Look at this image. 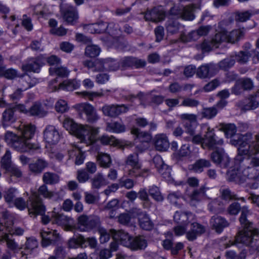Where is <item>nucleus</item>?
I'll return each mask as SVG.
<instances>
[{
	"label": "nucleus",
	"mask_w": 259,
	"mask_h": 259,
	"mask_svg": "<svg viewBox=\"0 0 259 259\" xmlns=\"http://www.w3.org/2000/svg\"><path fill=\"white\" fill-rule=\"evenodd\" d=\"M232 145L238 146V155L236 161L241 160V156L249 157L247 166L240 165L230 169L227 172L230 181L238 183L247 182L250 187L254 189L258 186L259 157L255 156L259 153V135H252L250 133L237 135L231 140Z\"/></svg>",
	"instance_id": "1"
},
{
	"label": "nucleus",
	"mask_w": 259,
	"mask_h": 259,
	"mask_svg": "<svg viewBox=\"0 0 259 259\" xmlns=\"http://www.w3.org/2000/svg\"><path fill=\"white\" fill-rule=\"evenodd\" d=\"M63 126L69 133L76 137L82 143L92 145L97 141L96 137L100 128L87 124H78L68 116H65L62 122Z\"/></svg>",
	"instance_id": "2"
},
{
	"label": "nucleus",
	"mask_w": 259,
	"mask_h": 259,
	"mask_svg": "<svg viewBox=\"0 0 259 259\" xmlns=\"http://www.w3.org/2000/svg\"><path fill=\"white\" fill-rule=\"evenodd\" d=\"M241 211L239 221L241 225L245 229L239 232L235 242L230 241L229 244H227L226 248L233 245H235L238 247H240L241 244L249 245L254 240L259 239V231L257 229H252L250 227L251 223L247 219V215L249 213L248 207L246 206H243Z\"/></svg>",
	"instance_id": "3"
},
{
	"label": "nucleus",
	"mask_w": 259,
	"mask_h": 259,
	"mask_svg": "<svg viewBox=\"0 0 259 259\" xmlns=\"http://www.w3.org/2000/svg\"><path fill=\"white\" fill-rule=\"evenodd\" d=\"M174 220L179 225L190 227L189 230L187 232V238L189 241L195 240L205 231L202 225L195 222V215L191 212L177 211L174 215Z\"/></svg>",
	"instance_id": "4"
},
{
	"label": "nucleus",
	"mask_w": 259,
	"mask_h": 259,
	"mask_svg": "<svg viewBox=\"0 0 259 259\" xmlns=\"http://www.w3.org/2000/svg\"><path fill=\"white\" fill-rule=\"evenodd\" d=\"M201 129L204 131L205 134L203 136L200 134L195 135V134L191 136V141L193 143L201 144L203 148H208L209 149H213L217 148L218 146L223 145V140L216 137L213 130L211 129L207 125H202Z\"/></svg>",
	"instance_id": "5"
},
{
	"label": "nucleus",
	"mask_w": 259,
	"mask_h": 259,
	"mask_svg": "<svg viewBox=\"0 0 259 259\" xmlns=\"http://www.w3.org/2000/svg\"><path fill=\"white\" fill-rule=\"evenodd\" d=\"M30 204L28 207V211L30 214L41 215V222L46 225L50 221V217L45 215L46 210V206L43 203L41 198H39L35 193H34L31 197L29 198Z\"/></svg>",
	"instance_id": "6"
},
{
	"label": "nucleus",
	"mask_w": 259,
	"mask_h": 259,
	"mask_svg": "<svg viewBox=\"0 0 259 259\" xmlns=\"http://www.w3.org/2000/svg\"><path fill=\"white\" fill-rule=\"evenodd\" d=\"M35 127L31 124H21L18 127V134L21 141L26 142L28 151L31 150H36L39 147L36 143H31L30 140L34 136Z\"/></svg>",
	"instance_id": "7"
},
{
	"label": "nucleus",
	"mask_w": 259,
	"mask_h": 259,
	"mask_svg": "<svg viewBox=\"0 0 259 259\" xmlns=\"http://www.w3.org/2000/svg\"><path fill=\"white\" fill-rule=\"evenodd\" d=\"M77 228L81 232H88L98 227L100 219L98 217L81 215L78 218Z\"/></svg>",
	"instance_id": "8"
},
{
	"label": "nucleus",
	"mask_w": 259,
	"mask_h": 259,
	"mask_svg": "<svg viewBox=\"0 0 259 259\" xmlns=\"http://www.w3.org/2000/svg\"><path fill=\"white\" fill-rule=\"evenodd\" d=\"M87 243L91 248H95L97 246V240L95 237L85 238L82 235L70 238L68 241V246L70 248H77L79 247H85Z\"/></svg>",
	"instance_id": "9"
},
{
	"label": "nucleus",
	"mask_w": 259,
	"mask_h": 259,
	"mask_svg": "<svg viewBox=\"0 0 259 259\" xmlns=\"http://www.w3.org/2000/svg\"><path fill=\"white\" fill-rule=\"evenodd\" d=\"M5 139L7 144L16 150L20 152L28 151L27 143L21 141L18 134L16 135L12 132H7L6 133Z\"/></svg>",
	"instance_id": "10"
},
{
	"label": "nucleus",
	"mask_w": 259,
	"mask_h": 259,
	"mask_svg": "<svg viewBox=\"0 0 259 259\" xmlns=\"http://www.w3.org/2000/svg\"><path fill=\"white\" fill-rule=\"evenodd\" d=\"M126 165L132 167V169L129 172V174L135 177H145L146 170L140 169L141 165L139 162L138 155L136 153L130 154L125 160Z\"/></svg>",
	"instance_id": "11"
},
{
	"label": "nucleus",
	"mask_w": 259,
	"mask_h": 259,
	"mask_svg": "<svg viewBox=\"0 0 259 259\" xmlns=\"http://www.w3.org/2000/svg\"><path fill=\"white\" fill-rule=\"evenodd\" d=\"M244 31L240 29L233 30L228 33L225 30H223L216 33V38L219 39V41L235 43L243 36Z\"/></svg>",
	"instance_id": "12"
},
{
	"label": "nucleus",
	"mask_w": 259,
	"mask_h": 259,
	"mask_svg": "<svg viewBox=\"0 0 259 259\" xmlns=\"http://www.w3.org/2000/svg\"><path fill=\"white\" fill-rule=\"evenodd\" d=\"M131 133L136 136L140 141V143L136 146L138 151L142 152L149 147V143L152 139L151 134L147 132H141L140 130L137 127L132 128Z\"/></svg>",
	"instance_id": "13"
},
{
	"label": "nucleus",
	"mask_w": 259,
	"mask_h": 259,
	"mask_svg": "<svg viewBox=\"0 0 259 259\" xmlns=\"http://www.w3.org/2000/svg\"><path fill=\"white\" fill-rule=\"evenodd\" d=\"M194 9L193 6L185 7L174 6L170 9V13L171 15L177 17H181L187 20H192L194 19V15L193 13Z\"/></svg>",
	"instance_id": "14"
},
{
	"label": "nucleus",
	"mask_w": 259,
	"mask_h": 259,
	"mask_svg": "<svg viewBox=\"0 0 259 259\" xmlns=\"http://www.w3.org/2000/svg\"><path fill=\"white\" fill-rule=\"evenodd\" d=\"M74 108L80 113H84L90 122L97 121L99 117L93 106L87 103H80L74 105Z\"/></svg>",
	"instance_id": "15"
},
{
	"label": "nucleus",
	"mask_w": 259,
	"mask_h": 259,
	"mask_svg": "<svg viewBox=\"0 0 259 259\" xmlns=\"http://www.w3.org/2000/svg\"><path fill=\"white\" fill-rule=\"evenodd\" d=\"M181 118L184 120L183 126L186 133L193 136L197 126L196 116L193 114L184 113L181 115Z\"/></svg>",
	"instance_id": "16"
},
{
	"label": "nucleus",
	"mask_w": 259,
	"mask_h": 259,
	"mask_svg": "<svg viewBox=\"0 0 259 259\" xmlns=\"http://www.w3.org/2000/svg\"><path fill=\"white\" fill-rule=\"evenodd\" d=\"M219 146H218L217 148H214L215 150L211 154V159L214 163L220 164L224 167H227L230 162V159L224 149L219 148Z\"/></svg>",
	"instance_id": "17"
},
{
	"label": "nucleus",
	"mask_w": 259,
	"mask_h": 259,
	"mask_svg": "<svg viewBox=\"0 0 259 259\" xmlns=\"http://www.w3.org/2000/svg\"><path fill=\"white\" fill-rule=\"evenodd\" d=\"M40 234L42 238L41 245L43 247H47L56 243L60 238L57 231L52 229H48L46 231L42 230Z\"/></svg>",
	"instance_id": "18"
},
{
	"label": "nucleus",
	"mask_w": 259,
	"mask_h": 259,
	"mask_svg": "<svg viewBox=\"0 0 259 259\" xmlns=\"http://www.w3.org/2000/svg\"><path fill=\"white\" fill-rule=\"evenodd\" d=\"M53 223L63 226L67 231H70L73 228V220L63 214L53 211L51 215Z\"/></svg>",
	"instance_id": "19"
},
{
	"label": "nucleus",
	"mask_w": 259,
	"mask_h": 259,
	"mask_svg": "<svg viewBox=\"0 0 259 259\" xmlns=\"http://www.w3.org/2000/svg\"><path fill=\"white\" fill-rule=\"evenodd\" d=\"M128 109L124 105H106L102 107L103 114L111 117H115L120 114L125 113Z\"/></svg>",
	"instance_id": "20"
},
{
	"label": "nucleus",
	"mask_w": 259,
	"mask_h": 259,
	"mask_svg": "<svg viewBox=\"0 0 259 259\" xmlns=\"http://www.w3.org/2000/svg\"><path fill=\"white\" fill-rule=\"evenodd\" d=\"M60 134L58 130L53 125H47L44 131V138L50 144H55L60 139Z\"/></svg>",
	"instance_id": "21"
},
{
	"label": "nucleus",
	"mask_w": 259,
	"mask_h": 259,
	"mask_svg": "<svg viewBox=\"0 0 259 259\" xmlns=\"http://www.w3.org/2000/svg\"><path fill=\"white\" fill-rule=\"evenodd\" d=\"M217 72L216 66L212 63L205 64L199 66L196 70V75L200 78L211 77Z\"/></svg>",
	"instance_id": "22"
},
{
	"label": "nucleus",
	"mask_w": 259,
	"mask_h": 259,
	"mask_svg": "<svg viewBox=\"0 0 259 259\" xmlns=\"http://www.w3.org/2000/svg\"><path fill=\"white\" fill-rule=\"evenodd\" d=\"M96 68L99 71L104 70L115 71L118 69L119 64L116 60L108 58L105 60H99L97 62Z\"/></svg>",
	"instance_id": "23"
},
{
	"label": "nucleus",
	"mask_w": 259,
	"mask_h": 259,
	"mask_svg": "<svg viewBox=\"0 0 259 259\" xmlns=\"http://www.w3.org/2000/svg\"><path fill=\"white\" fill-rule=\"evenodd\" d=\"M63 19L69 24H73L78 19L76 10L72 6L67 5L61 8Z\"/></svg>",
	"instance_id": "24"
},
{
	"label": "nucleus",
	"mask_w": 259,
	"mask_h": 259,
	"mask_svg": "<svg viewBox=\"0 0 259 259\" xmlns=\"http://www.w3.org/2000/svg\"><path fill=\"white\" fill-rule=\"evenodd\" d=\"M153 141L155 147L158 151H165L169 148V142L165 134L156 135Z\"/></svg>",
	"instance_id": "25"
},
{
	"label": "nucleus",
	"mask_w": 259,
	"mask_h": 259,
	"mask_svg": "<svg viewBox=\"0 0 259 259\" xmlns=\"http://www.w3.org/2000/svg\"><path fill=\"white\" fill-rule=\"evenodd\" d=\"M113 234V239L115 241H119L121 244L123 246L128 247H132L131 240L132 238L128 233L124 232L122 230L112 231Z\"/></svg>",
	"instance_id": "26"
},
{
	"label": "nucleus",
	"mask_w": 259,
	"mask_h": 259,
	"mask_svg": "<svg viewBox=\"0 0 259 259\" xmlns=\"http://www.w3.org/2000/svg\"><path fill=\"white\" fill-rule=\"evenodd\" d=\"M165 14L162 8H154L151 11H147L145 15L146 20L153 22H158L164 19Z\"/></svg>",
	"instance_id": "27"
},
{
	"label": "nucleus",
	"mask_w": 259,
	"mask_h": 259,
	"mask_svg": "<svg viewBox=\"0 0 259 259\" xmlns=\"http://www.w3.org/2000/svg\"><path fill=\"white\" fill-rule=\"evenodd\" d=\"M44 61L41 58L38 57L36 59H32L28 64L23 65L22 67L23 71L26 72L32 71L38 72L40 66L44 64Z\"/></svg>",
	"instance_id": "28"
},
{
	"label": "nucleus",
	"mask_w": 259,
	"mask_h": 259,
	"mask_svg": "<svg viewBox=\"0 0 259 259\" xmlns=\"http://www.w3.org/2000/svg\"><path fill=\"white\" fill-rule=\"evenodd\" d=\"M0 232V242L6 243L7 247L11 250H16L19 249V245L13 238V236L5 231Z\"/></svg>",
	"instance_id": "29"
},
{
	"label": "nucleus",
	"mask_w": 259,
	"mask_h": 259,
	"mask_svg": "<svg viewBox=\"0 0 259 259\" xmlns=\"http://www.w3.org/2000/svg\"><path fill=\"white\" fill-rule=\"evenodd\" d=\"M210 223L218 233H221L225 227L228 226V223L224 218L217 215L211 218Z\"/></svg>",
	"instance_id": "30"
},
{
	"label": "nucleus",
	"mask_w": 259,
	"mask_h": 259,
	"mask_svg": "<svg viewBox=\"0 0 259 259\" xmlns=\"http://www.w3.org/2000/svg\"><path fill=\"white\" fill-rule=\"evenodd\" d=\"M29 114L39 117H44L47 114L46 106L39 102H36L29 109Z\"/></svg>",
	"instance_id": "31"
},
{
	"label": "nucleus",
	"mask_w": 259,
	"mask_h": 259,
	"mask_svg": "<svg viewBox=\"0 0 259 259\" xmlns=\"http://www.w3.org/2000/svg\"><path fill=\"white\" fill-rule=\"evenodd\" d=\"M34 193H35L39 198V196H41L48 199H55L58 196L56 192L49 190L46 184H43L39 187L38 193L36 192H32L30 197L32 196Z\"/></svg>",
	"instance_id": "32"
},
{
	"label": "nucleus",
	"mask_w": 259,
	"mask_h": 259,
	"mask_svg": "<svg viewBox=\"0 0 259 259\" xmlns=\"http://www.w3.org/2000/svg\"><path fill=\"white\" fill-rule=\"evenodd\" d=\"M205 193V188L204 187H201L199 189L194 190L188 196L189 201L190 204L195 205L197 202L200 201L203 198Z\"/></svg>",
	"instance_id": "33"
},
{
	"label": "nucleus",
	"mask_w": 259,
	"mask_h": 259,
	"mask_svg": "<svg viewBox=\"0 0 259 259\" xmlns=\"http://www.w3.org/2000/svg\"><path fill=\"white\" fill-rule=\"evenodd\" d=\"M132 247H128L132 250H137L138 249H145L147 245V242L144 236H139L132 238L131 240Z\"/></svg>",
	"instance_id": "34"
},
{
	"label": "nucleus",
	"mask_w": 259,
	"mask_h": 259,
	"mask_svg": "<svg viewBox=\"0 0 259 259\" xmlns=\"http://www.w3.org/2000/svg\"><path fill=\"white\" fill-rule=\"evenodd\" d=\"M219 39L216 38V34L214 37L210 40H205L199 46V48L203 52L210 51L213 48H218L222 43L221 41H219Z\"/></svg>",
	"instance_id": "35"
},
{
	"label": "nucleus",
	"mask_w": 259,
	"mask_h": 259,
	"mask_svg": "<svg viewBox=\"0 0 259 259\" xmlns=\"http://www.w3.org/2000/svg\"><path fill=\"white\" fill-rule=\"evenodd\" d=\"M68 154L70 157L74 156H76L75 162L76 164L80 165L83 163L84 159L83 153L76 145L73 144L72 145L71 149L68 151Z\"/></svg>",
	"instance_id": "36"
},
{
	"label": "nucleus",
	"mask_w": 259,
	"mask_h": 259,
	"mask_svg": "<svg viewBox=\"0 0 259 259\" xmlns=\"http://www.w3.org/2000/svg\"><path fill=\"white\" fill-rule=\"evenodd\" d=\"M211 164L209 160L205 159H200L195 161V162L190 165V169L195 172L200 173L204 168L208 167L210 166Z\"/></svg>",
	"instance_id": "37"
},
{
	"label": "nucleus",
	"mask_w": 259,
	"mask_h": 259,
	"mask_svg": "<svg viewBox=\"0 0 259 259\" xmlns=\"http://www.w3.org/2000/svg\"><path fill=\"white\" fill-rule=\"evenodd\" d=\"M146 64L145 60L132 57L126 58L123 61L124 66L134 67L136 68L144 67Z\"/></svg>",
	"instance_id": "38"
},
{
	"label": "nucleus",
	"mask_w": 259,
	"mask_h": 259,
	"mask_svg": "<svg viewBox=\"0 0 259 259\" xmlns=\"http://www.w3.org/2000/svg\"><path fill=\"white\" fill-rule=\"evenodd\" d=\"M166 29L168 33L173 34L183 29V27L177 20L170 18L166 23Z\"/></svg>",
	"instance_id": "39"
},
{
	"label": "nucleus",
	"mask_w": 259,
	"mask_h": 259,
	"mask_svg": "<svg viewBox=\"0 0 259 259\" xmlns=\"http://www.w3.org/2000/svg\"><path fill=\"white\" fill-rule=\"evenodd\" d=\"M106 131L110 133H121L125 131V126L121 123L116 121L108 122Z\"/></svg>",
	"instance_id": "40"
},
{
	"label": "nucleus",
	"mask_w": 259,
	"mask_h": 259,
	"mask_svg": "<svg viewBox=\"0 0 259 259\" xmlns=\"http://www.w3.org/2000/svg\"><path fill=\"white\" fill-rule=\"evenodd\" d=\"M139 225L143 229L150 230L153 228V223L146 213H142L139 216Z\"/></svg>",
	"instance_id": "41"
},
{
	"label": "nucleus",
	"mask_w": 259,
	"mask_h": 259,
	"mask_svg": "<svg viewBox=\"0 0 259 259\" xmlns=\"http://www.w3.org/2000/svg\"><path fill=\"white\" fill-rule=\"evenodd\" d=\"M97 159L100 165L104 168L109 167L112 163V160L110 155L105 153H98Z\"/></svg>",
	"instance_id": "42"
},
{
	"label": "nucleus",
	"mask_w": 259,
	"mask_h": 259,
	"mask_svg": "<svg viewBox=\"0 0 259 259\" xmlns=\"http://www.w3.org/2000/svg\"><path fill=\"white\" fill-rule=\"evenodd\" d=\"M48 165V163L45 160L39 159L35 162L30 164L29 168L33 172L40 174L45 168L47 167Z\"/></svg>",
	"instance_id": "43"
},
{
	"label": "nucleus",
	"mask_w": 259,
	"mask_h": 259,
	"mask_svg": "<svg viewBox=\"0 0 259 259\" xmlns=\"http://www.w3.org/2000/svg\"><path fill=\"white\" fill-rule=\"evenodd\" d=\"M259 13V10L257 11H241V12H237L235 13V20L237 21L243 22H245L247 20H249V18L251 17V16L257 14Z\"/></svg>",
	"instance_id": "44"
},
{
	"label": "nucleus",
	"mask_w": 259,
	"mask_h": 259,
	"mask_svg": "<svg viewBox=\"0 0 259 259\" xmlns=\"http://www.w3.org/2000/svg\"><path fill=\"white\" fill-rule=\"evenodd\" d=\"M15 111L12 107L6 109L3 113V122L4 124H9L14 122L16 117L14 114Z\"/></svg>",
	"instance_id": "45"
},
{
	"label": "nucleus",
	"mask_w": 259,
	"mask_h": 259,
	"mask_svg": "<svg viewBox=\"0 0 259 259\" xmlns=\"http://www.w3.org/2000/svg\"><path fill=\"white\" fill-rule=\"evenodd\" d=\"M0 76L9 79H13L16 77H20V75L15 69L12 68L7 69L5 66L0 65Z\"/></svg>",
	"instance_id": "46"
},
{
	"label": "nucleus",
	"mask_w": 259,
	"mask_h": 259,
	"mask_svg": "<svg viewBox=\"0 0 259 259\" xmlns=\"http://www.w3.org/2000/svg\"><path fill=\"white\" fill-rule=\"evenodd\" d=\"M256 98H259V91L255 94L254 96H251L246 100L245 104L243 106L245 110H253L256 108L259 105L258 101Z\"/></svg>",
	"instance_id": "47"
},
{
	"label": "nucleus",
	"mask_w": 259,
	"mask_h": 259,
	"mask_svg": "<svg viewBox=\"0 0 259 259\" xmlns=\"http://www.w3.org/2000/svg\"><path fill=\"white\" fill-rule=\"evenodd\" d=\"M94 26L95 27L96 33H100L107 31L109 33H113L112 29L114 26H115V24L113 23L107 24L105 22H101L94 24Z\"/></svg>",
	"instance_id": "48"
},
{
	"label": "nucleus",
	"mask_w": 259,
	"mask_h": 259,
	"mask_svg": "<svg viewBox=\"0 0 259 259\" xmlns=\"http://www.w3.org/2000/svg\"><path fill=\"white\" fill-rule=\"evenodd\" d=\"M100 143L103 145L116 146L119 144L118 141L113 136L104 134L98 139Z\"/></svg>",
	"instance_id": "49"
},
{
	"label": "nucleus",
	"mask_w": 259,
	"mask_h": 259,
	"mask_svg": "<svg viewBox=\"0 0 259 259\" xmlns=\"http://www.w3.org/2000/svg\"><path fill=\"white\" fill-rule=\"evenodd\" d=\"M235 61L240 64H244L248 62L252 54L248 51H240L233 54Z\"/></svg>",
	"instance_id": "50"
},
{
	"label": "nucleus",
	"mask_w": 259,
	"mask_h": 259,
	"mask_svg": "<svg viewBox=\"0 0 259 259\" xmlns=\"http://www.w3.org/2000/svg\"><path fill=\"white\" fill-rule=\"evenodd\" d=\"M107 182L103 175L100 173L97 174L92 180L93 188L99 189L103 186L107 185Z\"/></svg>",
	"instance_id": "51"
},
{
	"label": "nucleus",
	"mask_w": 259,
	"mask_h": 259,
	"mask_svg": "<svg viewBox=\"0 0 259 259\" xmlns=\"http://www.w3.org/2000/svg\"><path fill=\"white\" fill-rule=\"evenodd\" d=\"M79 83L75 80H66L59 84V88L62 90L71 91L77 89Z\"/></svg>",
	"instance_id": "52"
},
{
	"label": "nucleus",
	"mask_w": 259,
	"mask_h": 259,
	"mask_svg": "<svg viewBox=\"0 0 259 259\" xmlns=\"http://www.w3.org/2000/svg\"><path fill=\"white\" fill-rule=\"evenodd\" d=\"M43 182L45 184H54L59 181V176L54 173L46 172L44 174L42 177Z\"/></svg>",
	"instance_id": "53"
},
{
	"label": "nucleus",
	"mask_w": 259,
	"mask_h": 259,
	"mask_svg": "<svg viewBox=\"0 0 259 259\" xmlns=\"http://www.w3.org/2000/svg\"><path fill=\"white\" fill-rule=\"evenodd\" d=\"M18 193L17 189L14 188H11L5 192L4 197L6 202L10 206L12 204L16 196Z\"/></svg>",
	"instance_id": "54"
},
{
	"label": "nucleus",
	"mask_w": 259,
	"mask_h": 259,
	"mask_svg": "<svg viewBox=\"0 0 259 259\" xmlns=\"http://www.w3.org/2000/svg\"><path fill=\"white\" fill-rule=\"evenodd\" d=\"M34 14L39 17H45L49 14V10L45 4H38L36 5L34 9Z\"/></svg>",
	"instance_id": "55"
},
{
	"label": "nucleus",
	"mask_w": 259,
	"mask_h": 259,
	"mask_svg": "<svg viewBox=\"0 0 259 259\" xmlns=\"http://www.w3.org/2000/svg\"><path fill=\"white\" fill-rule=\"evenodd\" d=\"M30 197V196L29 197L28 200L29 203H28L22 197H18L15 199L11 206H15L17 209L20 210H24L26 207L28 208L30 204V202L29 201Z\"/></svg>",
	"instance_id": "56"
},
{
	"label": "nucleus",
	"mask_w": 259,
	"mask_h": 259,
	"mask_svg": "<svg viewBox=\"0 0 259 259\" xmlns=\"http://www.w3.org/2000/svg\"><path fill=\"white\" fill-rule=\"evenodd\" d=\"M11 162V153L10 151L7 150L5 155L1 160V165L2 168L6 170L10 166L13 165Z\"/></svg>",
	"instance_id": "57"
},
{
	"label": "nucleus",
	"mask_w": 259,
	"mask_h": 259,
	"mask_svg": "<svg viewBox=\"0 0 259 259\" xmlns=\"http://www.w3.org/2000/svg\"><path fill=\"white\" fill-rule=\"evenodd\" d=\"M100 48L97 45H88L85 49V55L89 57H95L99 55Z\"/></svg>",
	"instance_id": "58"
},
{
	"label": "nucleus",
	"mask_w": 259,
	"mask_h": 259,
	"mask_svg": "<svg viewBox=\"0 0 259 259\" xmlns=\"http://www.w3.org/2000/svg\"><path fill=\"white\" fill-rule=\"evenodd\" d=\"M224 204L218 199L211 200L208 204L209 211L215 213L220 212L222 209Z\"/></svg>",
	"instance_id": "59"
},
{
	"label": "nucleus",
	"mask_w": 259,
	"mask_h": 259,
	"mask_svg": "<svg viewBox=\"0 0 259 259\" xmlns=\"http://www.w3.org/2000/svg\"><path fill=\"white\" fill-rule=\"evenodd\" d=\"M113 230V229H111L107 231L103 228L100 227L99 228V233L100 235V240L101 243H105L109 240L111 236L113 237V233L112 232V231Z\"/></svg>",
	"instance_id": "60"
},
{
	"label": "nucleus",
	"mask_w": 259,
	"mask_h": 259,
	"mask_svg": "<svg viewBox=\"0 0 259 259\" xmlns=\"http://www.w3.org/2000/svg\"><path fill=\"white\" fill-rule=\"evenodd\" d=\"M75 94L80 95L82 97L87 98L91 101L93 100L95 98L101 97L104 95V94L102 91H101L100 92H89L84 91L82 92H76Z\"/></svg>",
	"instance_id": "61"
},
{
	"label": "nucleus",
	"mask_w": 259,
	"mask_h": 259,
	"mask_svg": "<svg viewBox=\"0 0 259 259\" xmlns=\"http://www.w3.org/2000/svg\"><path fill=\"white\" fill-rule=\"evenodd\" d=\"M222 129L228 138H233L236 133V127L234 124H225L223 126Z\"/></svg>",
	"instance_id": "62"
},
{
	"label": "nucleus",
	"mask_w": 259,
	"mask_h": 259,
	"mask_svg": "<svg viewBox=\"0 0 259 259\" xmlns=\"http://www.w3.org/2000/svg\"><path fill=\"white\" fill-rule=\"evenodd\" d=\"M149 193L154 200L157 201H161L163 200V197L161 194L159 188L156 186H152L150 187L149 189Z\"/></svg>",
	"instance_id": "63"
},
{
	"label": "nucleus",
	"mask_w": 259,
	"mask_h": 259,
	"mask_svg": "<svg viewBox=\"0 0 259 259\" xmlns=\"http://www.w3.org/2000/svg\"><path fill=\"white\" fill-rule=\"evenodd\" d=\"M6 171V173L10 175L11 177H15L16 178H21L22 176V172L21 169L17 165L13 164Z\"/></svg>",
	"instance_id": "64"
}]
</instances>
